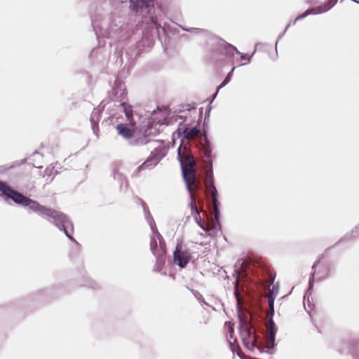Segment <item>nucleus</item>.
<instances>
[{
  "instance_id": "35",
  "label": "nucleus",
  "mask_w": 359,
  "mask_h": 359,
  "mask_svg": "<svg viewBox=\"0 0 359 359\" xmlns=\"http://www.w3.org/2000/svg\"><path fill=\"white\" fill-rule=\"evenodd\" d=\"M316 265H317V263L314 264L313 265L312 268L313 269L314 267H316Z\"/></svg>"
},
{
  "instance_id": "16",
  "label": "nucleus",
  "mask_w": 359,
  "mask_h": 359,
  "mask_svg": "<svg viewBox=\"0 0 359 359\" xmlns=\"http://www.w3.org/2000/svg\"><path fill=\"white\" fill-rule=\"evenodd\" d=\"M130 2H131L130 7L135 12H138L139 8H140L142 13L144 12V10H148V13H150L151 11L154 8V6L150 5V3L151 1H130Z\"/></svg>"
},
{
  "instance_id": "3",
  "label": "nucleus",
  "mask_w": 359,
  "mask_h": 359,
  "mask_svg": "<svg viewBox=\"0 0 359 359\" xmlns=\"http://www.w3.org/2000/svg\"><path fill=\"white\" fill-rule=\"evenodd\" d=\"M143 209L145 219L151 231V234L150 236L151 252L154 256L165 255L166 249L165 241L162 236L158 232L156 223L144 203H143Z\"/></svg>"
},
{
  "instance_id": "21",
  "label": "nucleus",
  "mask_w": 359,
  "mask_h": 359,
  "mask_svg": "<svg viewBox=\"0 0 359 359\" xmlns=\"http://www.w3.org/2000/svg\"><path fill=\"white\" fill-rule=\"evenodd\" d=\"M113 178L118 182L121 189H123V187L126 188L128 187V182L121 173L114 172L113 174Z\"/></svg>"
},
{
  "instance_id": "1",
  "label": "nucleus",
  "mask_w": 359,
  "mask_h": 359,
  "mask_svg": "<svg viewBox=\"0 0 359 359\" xmlns=\"http://www.w3.org/2000/svg\"><path fill=\"white\" fill-rule=\"evenodd\" d=\"M0 195L5 201L11 199L14 203L24 207H29V209L36 213L38 215L47 219L53 224L60 230L63 231L66 236L75 243L76 241L72 237L74 226L68 217L53 208H47L41 205L36 201L24 196L21 193L13 189L6 182L0 180Z\"/></svg>"
},
{
  "instance_id": "31",
  "label": "nucleus",
  "mask_w": 359,
  "mask_h": 359,
  "mask_svg": "<svg viewBox=\"0 0 359 359\" xmlns=\"http://www.w3.org/2000/svg\"><path fill=\"white\" fill-rule=\"evenodd\" d=\"M182 29H183V30H185V31H187V32L201 31V29H197V28L185 29V28H183V27H182Z\"/></svg>"
},
{
  "instance_id": "24",
  "label": "nucleus",
  "mask_w": 359,
  "mask_h": 359,
  "mask_svg": "<svg viewBox=\"0 0 359 359\" xmlns=\"http://www.w3.org/2000/svg\"><path fill=\"white\" fill-rule=\"evenodd\" d=\"M255 53V51L251 55H248L246 53H241V54H238V55H240L241 58L245 61V62L242 63L241 65H243L247 63H249L251 61V58L254 55Z\"/></svg>"
},
{
  "instance_id": "6",
  "label": "nucleus",
  "mask_w": 359,
  "mask_h": 359,
  "mask_svg": "<svg viewBox=\"0 0 359 359\" xmlns=\"http://www.w3.org/2000/svg\"><path fill=\"white\" fill-rule=\"evenodd\" d=\"M314 4L312 5L311 8L307 9L304 13L299 15L294 20L288 24L284 30V32L278 36V39L276 43V48L277 49V44L278 41L287 32V29L291 25H294L297 21L302 20L309 15H318L325 13L333 8L337 1H313Z\"/></svg>"
},
{
  "instance_id": "25",
  "label": "nucleus",
  "mask_w": 359,
  "mask_h": 359,
  "mask_svg": "<svg viewBox=\"0 0 359 359\" xmlns=\"http://www.w3.org/2000/svg\"><path fill=\"white\" fill-rule=\"evenodd\" d=\"M212 149L211 148L208 146L205 148L204 154L205 156L207 158V163H208V168H210V161H212Z\"/></svg>"
},
{
  "instance_id": "9",
  "label": "nucleus",
  "mask_w": 359,
  "mask_h": 359,
  "mask_svg": "<svg viewBox=\"0 0 359 359\" xmlns=\"http://www.w3.org/2000/svg\"><path fill=\"white\" fill-rule=\"evenodd\" d=\"M205 185L206 188L211 191L215 218L218 221L219 218V201L217 199V190L214 184L213 180L212 161H210V168L207 170Z\"/></svg>"
},
{
  "instance_id": "32",
  "label": "nucleus",
  "mask_w": 359,
  "mask_h": 359,
  "mask_svg": "<svg viewBox=\"0 0 359 359\" xmlns=\"http://www.w3.org/2000/svg\"><path fill=\"white\" fill-rule=\"evenodd\" d=\"M198 224L204 230H207V229L205 227V224L201 222H198Z\"/></svg>"
},
{
  "instance_id": "14",
  "label": "nucleus",
  "mask_w": 359,
  "mask_h": 359,
  "mask_svg": "<svg viewBox=\"0 0 359 359\" xmlns=\"http://www.w3.org/2000/svg\"><path fill=\"white\" fill-rule=\"evenodd\" d=\"M184 180L186 183L187 189L191 193V187L195 184L196 175L194 168H184L182 170Z\"/></svg>"
},
{
  "instance_id": "18",
  "label": "nucleus",
  "mask_w": 359,
  "mask_h": 359,
  "mask_svg": "<svg viewBox=\"0 0 359 359\" xmlns=\"http://www.w3.org/2000/svg\"><path fill=\"white\" fill-rule=\"evenodd\" d=\"M157 143V140H149L145 135H142L137 138L133 139L130 142V144L132 146L144 145L147 144H156Z\"/></svg>"
},
{
  "instance_id": "28",
  "label": "nucleus",
  "mask_w": 359,
  "mask_h": 359,
  "mask_svg": "<svg viewBox=\"0 0 359 359\" xmlns=\"http://www.w3.org/2000/svg\"><path fill=\"white\" fill-rule=\"evenodd\" d=\"M238 280L236 279V286H235L234 294H235V296L236 297L238 304H239V298H238Z\"/></svg>"
},
{
  "instance_id": "4",
  "label": "nucleus",
  "mask_w": 359,
  "mask_h": 359,
  "mask_svg": "<svg viewBox=\"0 0 359 359\" xmlns=\"http://www.w3.org/2000/svg\"><path fill=\"white\" fill-rule=\"evenodd\" d=\"M240 335L243 345L250 351L255 352L257 350L259 353L266 352L269 354L267 351L268 346L270 345L269 335L267 337V343L265 346L257 345L255 333L252 330V327L247 320L241 322Z\"/></svg>"
},
{
  "instance_id": "2",
  "label": "nucleus",
  "mask_w": 359,
  "mask_h": 359,
  "mask_svg": "<svg viewBox=\"0 0 359 359\" xmlns=\"http://www.w3.org/2000/svg\"><path fill=\"white\" fill-rule=\"evenodd\" d=\"M92 25L97 36L112 38L118 41L125 40L130 35L126 30V25L122 22L121 17L111 15L99 24L92 20Z\"/></svg>"
},
{
  "instance_id": "5",
  "label": "nucleus",
  "mask_w": 359,
  "mask_h": 359,
  "mask_svg": "<svg viewBox=\"0 0 359 359\" xmlns=\"http://www.w3.org/2000/svg\"><path fill=\"white\" fill-rule=\"evenodd\" d=\"M150 145L154 149L147 159L137 168V173L142 170L154 168L167 154V149L162 142L158 141L157 144Z\"/></svg>"
},
{
  "instance_id": "8",
  "label": "nucleus",
  "mask_w": 359,
  "mask_h": 359,
  "mask_svg": "<svg viewBox=\"0 0 359 359\" xmlns=\"http://www.w3.org/2000/svg\"><path fill=\"white\" fill-rule=\"evenodd\" d=\"M211 46H214L216 51L224 54L227 60L231 63L234 62V57L236 55L241 54V52L238 49L229 44L226 43L221 39L215 36H212L210 39Z\"/></svg>"
},
{
  "instance_id": "29",
  "label": "nucleus",
  "mask_w": 359,
  "mask_h": 359,
  "mask_svg": "<svg viewBox=\"0 0 359 359\" xmlns=\"http://www.w3.org/2000/svg\"><path fill=\"white\" fill-rule=\"evenodd\" d=\"M228 332L229 334V337L231 339H233V328L232 327V325H231L230 324H229V327H228Z\"/></svg>"
},
{
  "instance_id": "13",
  "label": "nucleus",
  "mask_w": 359,
  "mask_h": 359,
  "mask_svg": "<svg viewBox=\"0 0 359 359\" xmlns=\"http://www.w3.org/2000/svg\"><path fill=\"white\" fill-rule=\"evenodd\" d=\"M103 110V107L98 106L97 108H94L93 111L90 117V121L91 125L92 130L97 138L99 137V126L98 123L101 118V113Z\"/></svg>"
},
{
  "instance_id": "27",
  "label": "nucleus",
  "mask_w": 359,
  "mask_h": 359,
  "mask_svg": "<svg viewBox=\"0 0 359 359\" xmlns=\"http://www.w3.org/2000/svg\"><path fill=\"white\" fill-rule=\"evenodd\" d=\"M187 118V115H175V121H178L180 125H182V123L185 121Z\"/></svg>"
},
{
  "instance_id": "10",
  "label": "nucleus",
  "mask_w": 359,
  "mask_h": 359,
  "mask_svg": "<svg viewBox=\"0 0 359 359\" xmlns=\"http://www.w3.org/2000/svg\"><path fill=\"white\" fill-rule=\"evenodd\" d=\"M274 301L275 297L273 296V294H271L268 299V304L269 307V310L267 313V316L269 318V325H268V331H269V341L270 345L268 346V352L271 354H273L275 352L274 346H275V339L276 334L277 332V329L276 325L272 320V317L274 315Z\"/></svg>"
},
{
  "instance_id": "30",
  "label": "nucleus",
  "mask_w": 359,
  "mask_h": 359,
  "mask_svg": "<svg viewBox=\"0 0 359 359\" xmlns=\"http://www.w3.org/2000/svg\"><path fill=\"white\" fill-rule=\"evenodd\" d=\"M230 343V345H231V351H233V353L236 352V349L238 348V345H235L232 342H229Z\"/></svg>"
},
{
  "instance_id": "37",
  "label": "nucleus",
  "mask_w": 359,
  "mask_h": 359,
  "mask_svg": "<svg viewBox=\"0 0 359 359\" xmlns=\"http://www.w3.org/2000/svg\"><path fill=\"white\" fill-rule=\"evenodd\" d=\"M355 2L359 4V1H355Z\"/></svg>"
},
{
  "instance_id": "20",
  "label": "nucleus",
  "mask_w": 359,
  "mask_h": 359,
  "mask_svg": "<svg viewBox=\"0 0 359 359\" xmlns=\"http://www.w3.org/2000/svg\"><path fill=\"white\" fill-rule=\"evenodd\" d=\"M191 201L190 203V206L191 208V214L194 216V217L195 218V220L196 221V222L198 223V222H201V220H199L200 212H199V211L197 208V206L196 205V202H195L196 198L193 194H191Z\"/></svg>"
},
{
  "instance_id": "7",
  "label": "nucleus",
  "mask_w": 359,
  "mask_h": 359,
  "mask_svg": "<svg viewBox=\"0 0 359 359\" xmlns=\"http://www.w3.org/2000/svg\"><path fill=\"white\" fill-rule=\"evenodd\" d=\"M114 99L120 102L118 107L120 110L123 111L126 118L129 121L133 116V110L130 105L124 102L126 96V88L124 83L116 81L111 90Z\"/></svg>"
},
{
  "instance_id": "36",
  "label": "nucleus",
  "mask_w": 359,
  "mask_h": 359,
  "mask_svg": "<svg viewBox=\"0 0 359 359\" xmlns=\"http://www.w3.org/2000/svg\"><path fill=\"white\" fill-rule=\"evenodd\" d=\"M187 113L189 114L190 113V110H187Z\"/></svg>"
},
{
  "instance_id": "33",
  "label": "nucleus",
  "mask_w": 359,
  "mask_h": 359,
  "mask_svg": "<svg viewBox=\"0 0 359 359\" xmlns=\"http://www.w3.org/2000/svg\"><path fill=\"white\" fill-rule=\"evenodd\" d=\"M237 355H238L241 358L244 359V358H243L242 354H241L240 352L237 351Z\"/></svg>"
},
{
  "instance_id": "19",
  "label": "nucleus",
  "mask_w": 359,
  "mask_h": 359,
  "mask_svg": "<svg viewBox=\"0 0 359 359\" xmlns=\"http://www.w3.org/2000/svg\"><path fill=\"white\" fill-rule=\"evenodd\" d=\"M57 174L55 167L50 165L46 168L43 177L46 178V181L51 182Z\"/></svg>"
},
{
  "instance_id": "23",
  "label": "nucleus",
  "mask_w": 359,
  "mask_h": 359,
  "mask_svg": "<svg viewBox=\"0 0 359 359\" xmlns=\"http://www.w3.org/2000/svg\"><path fill=\"white\" fill-rule=\"evenodd\" d=\"M156 259V264L154 266V270L156 271H161L165 264V255L154 256Z\"/></svg>"
},
{
  "instance_id": "15",
  "label": "nucleus",
  "mask_w": 359,
  "mask_h": 359,
  "mask_svg": "<svg viewBox=\"0 0 359 359\" xmlns=\"http://www.w3.org/2000/svg\"><path fill=\"white\" fill-rule=\"evenodd\" d=\"M179 134L182 133L183 137L187 140L194 138L200 133V130L196 126L190 128L188 125H184L182 128H179L177 130Z\"/></svg>"
},
{
  "instance_id": "17",
  "label": "nucleus",
  "mask_w": 359,
  "mask_h": 359,
  "mask_svg": "<svg viewBox=\"0 0 359 359\" xmlns=\"http://www.w3.org/2000/svg\"><path fill=\"white\" fill-rule=\"evenodd\" d=\"M118 133L125 139L129 140L133 136L134 130L124 124H118L116 126Z\"/></svg>"
},
{
  "instance_id": "26",
  "label": "nucleus",
  "mask_w": 359,
  "mask_h": 359,
  "mask_svg": "<svg viewBox=\"0 0 359 359\" xmlns=\"http://www.w3.org/2000/svg\"><path fill=\"white\" fill-rule=\"evenodd\" d=\"M314 275H315V273H312L311 276L309 278V289H308V291H307L306 294L304 297V299L306 298V297L308 295L309 293H311V290L313 289V281H314L313 280Z\"/></svg>"
},
{
  "instance_id": "12",
  "label": "nucleus",
  "mask_w": 359,
  "mask_h": 359,
  "mask_svg": "<svg viewBox=\"0 0 359 359\" xmlns=\"http://www.w3.org/2000/svg\"><path fill=\"white\" fill-rule=\"evenodd\" d=\"M173 259L177 266L184 268L190 260V255L187 250H182L180 245H177L173 253Z\"/></svg>"
},
{
  "instance_id": "11",
  "label": "nucleus",
  "mask_w": 359,
  "mask_h": 359,
  "mask_svg": "<svg viewBox=\"0 0 359 359\" xmlns=\"http://www.w3.org/2000/svg\"><path fill=\"white\" fill-rule=\"evenodd\" d=\"M177 158L180 163L182 170L184 168H194L196 165L193 156L188 153L187 148L182 144L177 149Z\"/></svg>"
},
{
  "instance_id": "22",
  "label": "nucleus",
  "mask_w": 359,
  "mask_h": 359,
  "mask_svg": "<svg viewBox=\"0 0 359 359\" xmlns=\"http://www.w3.org/2000/svg\"><path fill=\"white\" fill-rule=\"evenodd\" d=\"M235 67H233L232 68V69L231 70L230 72L228 73V74L226 75V78L224 79V80L222 82V83L217 87V92L214 94L213 95V99L215 98V97L217 96V94L218 93V91L222 88L223 87H224L225 86H226L231 81V77L233 76V72L235 69Z\"/></svg>"
},
{
  "instance_id": "34",
  "label": "nucleus",
  "mask_w": 359,
  "mask_h": 359,
  "mask_svg": "<svg viewBox=\"0 0 359 359\" xmlns=\"http://www.w3.org/2000/svg\"><path fill=\"white\" fill-rule=\"evenodd\" d=\"M151 21L156 25H157V22L154 20V18L152 17L151 18ZM156 27H158V26H156Z\"/></svg>"
}]
</instances>
